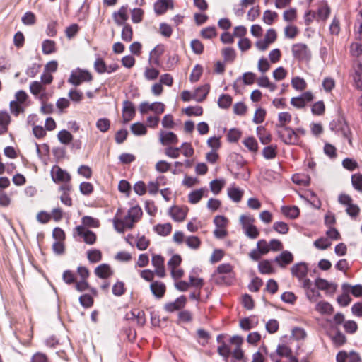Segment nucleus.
<instances>
[{"label":"nucleus","mask_w":362,"mask_h":362,"mask_svg":"<svg viewBox=\"0 0 362 362\" xmlns=\"http://www.w3.org/2000/svg\"><path fill=\"white\" fill-rule=\"evenodd\" d=\"M142 216V210L139 206L131 207L124 219L114 218L113 225L115 229L119 233H123L125 228L131 229L134 223L137 222Z\"/></svg>","instance_id":"nucleus-1"},{"label":"nucleus","mask_w":362,"mask_h":362,"mask_svg":"<svg viewBox=\"0 0 362 362\" xmlns=\"http://www.w3.org/2000/svg\"><path fill=\"white\" fill-rule=\"evenodd\" d=\"M180 264L181 257L179 255H173L167 263L171 276L175 280V286L179 291H181V269L179 268Z\"/></svg>","instance_id":"nucleus-2"},{"label":"nucleus","mask_w":362,"mask_h":362,"mask_svg":"<svg viewBox=\"0 0 362 362\" xmlns=\"http://www.w3.org/2000/svg\"><path fill=\"white\" fill-rule=\"evenodd\" d=\"M210 86L205 84L197 88L193 93L189 90H182V101L194 100L198 103L202 102L208 95Z\"/></svg>","instance_id":"nucleus-3"},{"label":"nucleus","mask_w":362,"mask_h":362,"mask_svg":"<svg viewBox=\"0 0 362 362\" xmlns=\"http://www.w3.org/2000/svg\"><path fill=\"white\" fill-rule=\"evenodd\" d=\"M279 139L286 145H298L300 138L290 127L276 130Z\"/></svg>","instance_id":"nucleus-4"},{"label":"nucleus","mask_w":362,"mask_h":362,"mask_svg":"<svg viewBox=\"0 0 362 362\" xmlns=\"http://www.w3.org/2000/svg\"><path fill=\"white\" fill-rule=\"evenodd\" d=\"M293 57L299 62H308L311 59V52L304 43H296L292 45Z\"/></svg>","instance_id":"nucleus-5"},{"label":"nucleus","mask_w":362,"mask_h":362,"mask_svg":"<svg viewBox=\"0 0 362 362\" xmlns=\"http://www.w3.org/2000/svg\"><path fill=\"white\" fill-rule=\"evenodd\" d=\"M93 77L90 73L86 70L76 69L72 71L68 82L75 86H79L82 82L90 81Z\"/></svg>","instance_id":"nucleus-6"},{"label":"nucleus","mask_w":362,"mask_h":362,"mask_svg":"<svg viewBox=\"0 0 362 362\" xmlns=\"http://www.w3.org/2000/svg\"><path fill=\"white\" fill-rule=\"evenodd\" d=\"M77 272L81 277V280L78 281L76 284V291L78 292H86L90 290L93 294H95L96 291L92 288L90 289L89 285L86 281V279L89 276V272L88 269L85 267L80 266L77 268Z\"/></svg>","instance_id":"nucleus-7"},{"label":"nucleus","mask_w":362,"mask_h":362,"mask_svg":"<svg viewBox=\"0 0 362 362\" xmlns=\"http://www.w3.org/2000/svg\"><path fill=\"white\" fill-rule=\"evenodd\" d=\"M232 270L233 267L228 263L220 264L217 267V272L222 274V276L219 277V282L226 285H230L234 280V275Z\"/></svg>","instance_id":"nucleus-8"},{"label":"nucleus","mask_w":362,"mask_h":362,"mask_svg":"<svg viewBox=\"0 0 362 362\" xmlns=\"http://www.w3.org/2000/svg\"><path fill=\"white\" fill-rule=\"evenodd\" d=\"M329 126L332 129H337L339 131L343 136L348 140L349 144L352 145L351 132L344 118H339L337 122L334 120L329 124Z\"/></svg>","instance_id":"nucleus-9"},{"label":"nucleus","mask_w":362,"mask_h":362,"mask_svg":"<svg viewBox=\"0 0 362 362\" xmlns=\"http://www.w3.org/2000/svg\"><path fill=\"white\" fill-rule=\"evenodd\" d=\"M77 234L83 238L88 245H93L96 241V235L91 230H86L83 226H78L75 228L74 235Z\"/></svg>","instance_id":"nucleus-10"},{"label":"nucleus","mask_w":362,"mask_h":362,"mask_svg":"<svg viewBox=\"0 0 362 362\" xmlns=\"http://www.w3.org/2000/svg\"><path fill=\"white\" fill-rule=\"evenodd\" d=\"M51 175L54 182H69L71 180L70 175L57 165L52 168Z\"/></svg>","instance_id":"nucleus-11"},{"label":"nucleus","mask_w":362,"mask_h":362,"mask_svg":"<svg viewBox=\"0 0 362 362\" xmlns=\"http://www.w3.org/2000/svg\"><path fill=\"white\" fill-rule=\"evenodd\" d=\"M136 113L134 104L129 100H124L122 107V122L126 124L132 120Z\"/></svg>","instance_id":"nucleus-12"},{"label":"nucleus","mask_w":362,"mask_h":362,"mask_svg":"<svg viewBox=\"0 0 362 362\" xmlns=\"http://www.w3.org/2000/svg\"><path fill=\"white\" fill-rule=\"evenodd\" d=\"M151 263L155 267L154 272L159 277L165 276L164 258L160 255H153L152 256Z\"/></svg>","instance_id":"nucleus-13"},{"label":"nucleus","mask_w":362,"mask_h":362,"mask_svg":"<svg viewBox=\"0 0 362 362\" xmlns=\"http://www.w3.org/2000/svg\"><path fill=\"white\" fill-rule=\"evenodd\" d=\"M159 141L163 146H170L178 142V138L175 134L172 132L160 131Z\"/></svg>","instance_id":"nucleus-14"},{"label":"nucleus","mask_w":362,"mask_h":362,"mask_svg":"<svg viewBox=\"0 0 362 362\" xmlns=\"http://www.w3.org/2000/svg\"><path fill=\"white\" fill-rule=\"evenodd\" d=\"M274 261L281 268H285L287 265L290 264L293 261V254L288 251L284 250L277 255Z\"/></svg>","instance_id":"nucleus-15"},{"label":"nucleus","mask_w":362,"mask_h":362,"mask_svg":"<svg viewBox=\"0 0 362 362\" xmlns=\"http://www.w3.org/2000/svg\"><path fill=\"white\" fill-rule=\"evenodd\" d=\"M314 287L315 291L317 290L329 291L331 293L337 291V285L332 283H329L327 280L321 278H317L315 280Z\"/></svg>","instance_id":"nucleus-16"},{"label":"nucleus","mask_w":362,"mask_h":362,"mask_svg":"<svg viewBox=\"0 0 362 362\" xmlns=\"http://www.w3.org/2000/svg\"><path fill=\"white\" fill-rule=\"evenodd\" d=\"M293 276L297 277L299 281L303 280L308 274V267L305 262L295 264L291 268Z\"/></svg>","instance_id":"nucleus-17"},{"label":"nucleus","mask_w":362,"mask_h":362,"mask_svg":"<svg viewBox=\"0 0 362 362\" xmlns=\"http://www.w3.org/2000/svg\"><path fill=\"white\" fill-rule=\"evenodd\" d=\"M113 19L117 25H122L127 23L129 16L127 14V6H122L117 12L112 14Z\"/></svg>","instance_id":"nucleus-18"},{"label":"nucleus","mask_w":362,"mask_h":362,"mask_svg":"<svg viewBox=\"0 0 362 362\" xmlns=\"http://www.w3.org/2000/svg\"><path fill=\"white\" fill-rule=\"evenodd\" d=\"M95 274L100 279H107L113 274V271L109 264H102L95 269Z\"/></svg>","instance_id":"nucleus-19"},{"label":"nucleus","mask_w":362,"mask_h":362,"mask_svg":"<svg viewBox=\"0 0 362 362\" xmlns=\"http://www.w3.org/2000/svg\"><path fill=\"white\" fill-rule=\"evenodd\" d=\"M173 6V0H158L154 4V11L156 14L161 15Z\"/></svg>","instance_id":"nucleus-20"},{"label":"nucleus","mask_w":362,"mask_h":362,"mask_svg":"<svg viewBox=\"0 0 362 362\" xmlns=\"http://www.w3.org/2000/svg\"><path fill=\"white\" fill-rule=\"evenodd\" d=\"M292 116L288 112H282L278 115V122L275 124L276 130L288 127L287 124L291 121Z\"/></svg>","instance_id":"nucleus-21"},{"label":"nucleus","mask_w":362,"mask_h":362,"mask_svg":"<svg viewBox=\"0 0 362 362\" xmlns=\"http://www.w3.org/2000/svg\"><path fill=\"white\" fill-rule=\"evenodd\" d=\"M281 211L285 216L291 219H296L300 214V210L296 206H282Z\"/></svg>","instance_id":"nucleus-22"},{"label":"nucleus","mask_w":362,"mask_h":362,"mask_svg":"<svg viewBox=\"0 0 362 362\" xmlns=\"http://www.w3.org/2000/svg\"><path fill=\"white\" fill-rule=\"evenodd\" d=\"M203 285V279L195 277L193 275L189 276V282L182 281V292L187 291L189 286H193L195 288H201Z\"/></svg>","instance_id":"nucleus-23"},{"label":"nucleus","mask_w":362,"mask_h":362,"mask_svg":"<svg viewBox=\"0 0 362 362\" xmlns=\"http://www.w3.org/2000/svg\"><path fill=\"white\" fill-rule=\"evenodd\" d=\"M341 294H362V285L351 286L348 283H344L341 286Z\"/></svg>","instance_id":"nucleus-24"},{"label":"nucleus","mask_w":362,"mask_h":362,"mask_svg":"<svg viewBox=\"0 0 362 362\" xmlns=\"http://www.w3.org/2000/svg\"><path fill=\"white\" fill-rule=\"evenodd\" d=\"M208 192L206 187H202L199 189L192 191L189 194L188 199L191 204H197L204 196V192Z\"/></svg>","instance_id":"nucleus-25"},{"label":"nucleus","mask_w":362,"mask_h":362,"mask_svg":"<svg viewBox=\"0 0 362 362\" xmlns=\"http://www.w3.org/2000/svg\"><path fill=\"white\" fill-rule=\"evenodd\" d=\"M11 122V117L6 111L0 112V134L6 133L8 125Z\"/></svg>","instance_id":"nucleus-26"},{"label":"nucleus","mask_w":362,"mask_h":362,"mask_svg":"<svg viewBox=\"0 0 362 362\" xmlns=\"http://www.w3.org/2000/svg\"><path fill=\"white\" fill-rule=\"evenodd\" d=\"M56 42L51 40H45L42 42V51L44 54H51L56 52Z\"/></svg>","instance_id":"nucleus-27"},{"label":"nucleus","mask_w":362,"mask_h":362,"mask_svg":"<svg viewBox=\"0 0 362 362\" xmlns=\"http://www.w3.org/2000/svg\"><path fill=\"white\" fill-rule=\"evenodd\" d=\"M258 269L260 273L264 274H270L274 272V269L271 264V262L267 259H264L259 262Z\"/></svg>","instance_id":"nucleus-28"},{"label":"nucleus","mask_w":362,"mask_h":362,"mask_svg":"<svg viewBox=\"0 0 362 362\" xmlns=\"http://www.w3.org/2000/svg\"><path fill=\"white\" fill-rule=\"evenodd\" d=\"M172 230V226L169 223L157 224L153 227V230L159 235L166 236Z\"/></svg>","instance_id":"nucleus-29"},{"label":"nucleus","mask_w":362,"mask_h":362,"mask_svg":"<svg viewBox=\"0 0 362 362\" xmlns=\"http://www.w3.org/2000/svg\"><path fill=\"white\" fill-rule=\"evenodd\" d=\"M233 102V98L230 95L221 94L218 100V105L221 109H228Z\"/></svg>","instance_id":"nucleus-30"},{"label":"nucleus","mask_w":362,"mask_h":362,"mask_svg":"<svg viewBox=\"0 0 362 362\" xmlns=\"http://www.w3.org/2000/svg\"><path fill=\"white\" fill-rule=\"evenodd\" d=\"M228 195L234 202H240L242 199L243 192L237 187L228 188Z\"/></svg>","instance_id":"nucleus-31"},{"label":"nucleus","mask_w":362,"mask_h":362,"mask_svg":"<svg viewBox=\"0 0 362 362\" xmlns=\"http://www.w3.org/2000/svg\"><path fill=\"white\" fill-rule=\"evenodd\" d=\"M331 339L337 348L341 346L346 342V336L340 330H337L335 335L331 337Z\"/></svg>","instance_id":"nucleus-32"},{"label":"nucleus","mask_w":362,"mask_h":362,"mask_svg":"<svg viewBox=\"0 0 362 362\" xmlns=\"http://www.w3.org/2000/svg\"><path fill=\"white\" fill-rule=\"evenodd\" d=\"M123 26L121 33L122 39L125 42H130L133 37V30L132 26L128 23L122 25Z\"/></svg>","instance_id":"nucleus-33"},{"label":"nucleus","mask_w":362,"mask_h":362,"mask_svg":"<svg viewBox=\"0 0 362 362\" xmlns=\"http://www.w3.org/2000/svg\"><path fill=\"white\" fill-rule=\"evenodd\" d=\"M198 342L202 346H205L211 338V334L209 332L204 329H199L197 331Z\"/></svg>","instance_id":"nucleus-34"},{"label":"nucleus","mask_w":362,"mask_h":362,"mask_svg":"<svg viewBox=\"0 0 362 362\" xmlns=\"http://www.w3.org/2000/svg\"><path fill=\"white\" fill-rule=\"evenodd\" d=\"M131 315L139 326L142 327L145 324L146 317L144 311L134 310L131 311Z\"/></svg>","instance_id":"nucleus-35"},{"label":"nucleus","mask_w":362,"mask_h":362,"mask_svg":"<svg viewBox=\"0 0 362 362\" xmlns=\"http://www.w3.org/2000/svg\"><path fill=\"white\" fill-rule=\"evenodd\" d=\"M95 126L97 129L105 133L107 132L110 127V120L108 118H100L96 121Z\"/></svg>","instance_id":"nucleus-36"},{"label":"nucleus","mask_w":362,"mask_h":362,"mask_svg":"<svg viewBox=\"0 0 362 362\" xmlns=\"http://www.w3.org/2000/svg\"><path fill=\"white\" fill-rule=\"evenodd\" d=\"M87 258L91 263H96L101 260L102 253L99 250L92 249L87 252Z\"/></svg>","instance_id":"nucleus-37"},{"label":"nucleus","mask_w":362,"mask_h":362,"mask_svg":"<svg viewBox=\"0 0 362 362\" xmlns=\"http://www.w3.org/2000/svg\"><path fill=\"white\" fill-rule=\"evenodd\" d=\"M182 112H185L187 116H200L203 114V109L201 106H189L182 109Z\"/></svg>","instance_id":"nucleus-38"},{"label":"nucleus","mask_w":362,"mask_h":362,"mask_svg":"<svg viewBox=\"0 0 362 362\" xmlns=\"http://www.w3.org/2000/svg\"><path fill=\"white\" fill-rule=\"evenodd\" d=\"M131 132L135 136H142L146 133V126L141 122H136L131 126Z\"/></svg>","instance_id":"nucleus-39"},{"label":"nucleus","mask_w":362,"mask_h":362,"mask_svg":"<svg viewBox=\"0 0 362 362\" xmlns=\"http://www.w3.org/2000/svg\"><path fill=\"white\" fill-rule=\"evenodd\" d=\"M224 185L225 182L223 180H214L210 182V189L214 194H218Z\"/></svg>","instance_id":"nucleus-40"},{"label":"nucleus","mask_w":362,"mask_h":362,"mask_svg":"<svg viewBox=\"0 0 362 362\" xmlns=\"http://www.w3.org/2000/svg\"><path fill=\"white\" fill-rule=\"evenodd\" d=\"M272 228L276 232L282 235L287 234L289 230L288 224L284 221L274 222Z\"/></svg>","instance_id":"nucleus-41"},{"label":"nucleus","mask_w":362,"mask_h":362,"mask_svg":"<svg viewBox=\"0 0 362 362\" xmlns=\"http://www.w3.org/2000/svg\"><path fill=\"white\" fill-rule=\"evenodd\" d=\"M185 244L192 250H197L201 245L200 239L197 236H189L185 240Z\"/></svg>","instance_id":"nucleus-42"},{"label":"nucleus","mask_w":362,"mask_h":362,"mask_svg":"<svg viewBox=\"0 0 362 362\" xmlns=\"http://www.w3.org/2000/svg\"><path fill=\"white\" fill-rule=\"evenodd\" d=\"M152 294H164L165 292V286L161 281H154L150 286Z\"/></svg>","instance_id":"nucleus-43"},{"label":"nucleus","mask_w":362,"mask_h":362,"mask_svg":"<svg viewBox=\"0 0 362 362\" xmlns=\"http://www.w3.org/2000/svg\"><path fill=\"white\" fill-rule=\"evenodd\" d=\"M29 88L30 93L36 97L38 96L42 91L45 90V88L42 83L37 81H33L30 84Z\"/></svg>","instance_id":"nucleus-44"},{"label":"nucleus","mask_w":362,"mask_h":362,"mask_svg":"<svg viewBox=\"0 0 362 362\" xmlns=\"http://www.w3.org/2000/svg\"><path fill=\"white\" fill-rule=\"evenodd\" d=\"M57 137L59 141L64 144H69L73 139L71 134L65 129L60 131L57 134Z\"/></svg>","instance_id":"nucleus-45"},{"label":"nucleus","mask_w":362,"mask_h":362,"mask_svg":"<svg viewBox=\"0 0 362 362\" xmlns=\"http://www.w3.org/2000/svg\"><path fill=\"white\" fill-rule=\"evenodd\" d=\"M314 246L320 250H326L329 247L332 245V243L327 238L321 237L317 239L314 243Z\"/></svg>","instance_id":"nucleus-46"},{"label":"nucleus","mask_w":362,"mask_h":362,"mask_svg":"<svg viewBox=\"0 0 362 362\" xmlns=\"http://www.w3.org/2000/svg\"><path fill=\"white\" fill-rule=\"evenodd\" d=\"M222 55L225 62H233L236 57L235 51L232 47L224 48L222 50Z\"/></svg>","instance_id":"nucleus-47"},{"label":"nucleus","mask_w":362,"mask_h":362,"mask_svg":"<svg viewBox=\"0 0 362 362\" xmlns=\"http://www.w3.org/2000/svg\"><path fill=\"white\" fill-rule=\"evenodd\" d=\"M241 134L242 132L238 129H230L227 134V139L230 143H235L240 139Z\"/></svg>","instance_id":"nucleus-48"},{"label":"nucleus","mask_w":362,"mask_h":362,"mask_svg":"<svg viewBox=\"0 0 362 362\" xmlns=\"http://www.w3.org/2000/svg\"><path fill=\"white\" fill-rule=\"evenodd\" d=\"M181 308V296L177 297L174 302L168 303L165 305L167 312L173 313L179 310Z\"/></svg>","instance_id":"nucleus-49"},{"label":"nucleus","mask_w":362,"mask_h":362,"mask_svg":"<svg viewBox=\"0 0 362 362\" xmlns=\"http://www.w3.org/2000/svg\"><path fill=\"white\" fill-rule=\"evenodd\" d=\"M257 84L260 87L269 88L271 91H274L276 89V85L270 83L269 78L266 76L259 78Z\"/></svg>","instance_id":"nucleus-50"},{"label":"nucleus","mask_w":362,"mask_h":362,"mask_svg":"<svg viewBox=\"0 0 362 362\" xmlns=\"http://www.w3.org/2000/svg\"><path fill=\"white\" fill-rule=\"evenodd\" d=\"M216 30L214 26L206 27L201 31V36L204 39H211L216 37Z\"/></svg>","instance_id":"nucleus-51"},{"label":"nucleus","mask_w":362,"mask_h":362,"mask_svg":"<svg viewBox=\"0 0 362 362\" xmlns=\"http://www.w3.org/2000/svg\"><path fill=\"white\" fill-rule=\"evenodd\" d=\"M64 281L67 284H75L78 282L76 279V275L74 272L66 270L62 276Z\"/></svg>","instance_id":"nucleus-52"},{"label":"nucleus","mask_w":362,"mask_h":362,"mask_svg":"<svg viewBox=\"0 0 362 362\" xmlns=\"http://www.w3.org/2000/svg\"><path fill=\"white\" fill-rule=\"evenodd\" d=\"M243 230L245 234L251 239H255L259 235V232L255 225L248 226Z\"/></svg>","instance_id":"nucleus-53"},{"label":"nucleus","mask_w":362,"mask_h":362,"mask_svg":"<svg viewBox=\"0 0 362 362\" xmlns=\"http://www.w3.org/2000/svg\"><path fill=\"white\" fill-rule=\"evenodd\" d=\"M206 144L207 146L211 148V151H218L221 146L220 137L217 136L209 137Z\"/></svg>","instance_id":"nucleus-54"},{"label":"nucleus","mask_w":362,"mask_h":362,"mask_svg":"<svg viewBox=\"0 0 362 362\" xmlns=\"http://www.w3.org/2000/svg\"><path fill=\"white\" fill-rule=\"evenodd\" d=\"M243 144L252 152H256L258 149V144L257 140L251 136L243 141Z\"/></svg>","instance_id":"nucleus-55"},{"label":"nucleus","mask_w":362,"mask_h":362,"mask_svg":"<svg viewBox=\"0 0 362 362\" xmlns=\"http://www.w3.org/2000/svg\"><path fill=\"white\" fill-rule=\"evenodd\" d=\"M291 85L295 89L298 90L305 89L307 86L305 81L298 76L295 77L291 80Z\"/></svg>","instance_id":"nucleus-56"},{"label":"nucleus","mask_w":362,"mask_h":362,"mask_svg":"<svg viewBox=\"0 0 362 362\" xmlns=\"http://www.w3.org/2000/svg\"><path fill=\"white\" fill-rule=\"evenodd\" d=\"M266 116V110L263 108H258L253 117L252 121L254 123L258 124L264 122Z\"/></svg>","instance_id":"nucleus-57"},{"label":"nucleus","mask_w":362,"mask_h":362,"mask_svg":"<svg viewBox=\"0 0 362 362\" xmlns=\"http://www.w3.org/2000/svg\"><path fill=\"white\" fill-rule=\"evenodd\" d=\"M276 146H268L263 148L262 155L266 159H272L276 156Z\"/></svg>","instance_id":"nucleus-58"},{"label":"nucleus","mask_w":362,"mask_h":362,"mask_svg":"<svg viewBox=\"0 0 362 362\" xmlns=\"http://www.w3.org/2000/svg\"><path fill=\"white\" fill-rule=\"evenodd\" d=\"M277 16V13L270 10H266L263 14V21L267 25H272Z\"/></svg>","instance_id":"nucleus-59"},{"label":"nucleus","mask_w":362,"mask_h":362,"mask_svg":"<svg viewBox=\"0 0 362 362\" xmlns=\"http://www.w3.org/2000/svg\"><path fill=\"white\" fill-rule=\"evenodd\" d=\"M353 187L358 191L362 192V174L357 173L351 176Z\"/></svg>","instance_id":"nucleus-60"},{"label":"nucleus","mask_w":362,"mask_h":362,"mask_svg":"<svg viewBox=\"0 0 362 362\" xmlns=\"http://www.w3.org/2000/svg\"><path fill=\"white\" fill-rule=\"evenodd\" d=\"M95 70L100 74H104L107 71V65L101 58H97L94 62Z\"/></svg>","instance_id":"nucleus-61"},{"label":"nucleus","mask_w":362,"mask_h":362,"mask_svg":"<svg viewBox=\"0 0 362 362\" xmlns=\"http://www.w3.org/2000/svg\"><path fill=\"white\" fill-rule=\"evenodd\" d=\"M22 23L26 25H31L35 23V16L31 11H27L22 16L21 18Z\"/></svg>","instance_id":"nucleus-62"},{"label":"nucleus","mask_w":362,"mask_h":362,"mask_svg":"<svg viewBox=\"0 0 362 362\" xmlns=\"http://www.w3.org/2000/svg\"><path fill=\"white\" fill-rule=\"evenodd\" d=\"M262 284V280L258 277H255L248 284V288L251 292H257Z\"/></svg>","instance_id":"nucleus-63"},{"label":"nucleus","mask_w":362,"mask_h":362,"mask_svg":"<svg viewBox=\"0 0 362 362\" xmlns=\"http://www.w3.org/2000/svg\"><path fill=\"white\" fill-rule=\"evenodd\" d=\"M325 107L322 101H317L313 104L311 108L312 113L316 115H321L325 112Z\"/></svg>","instance_id":"nucleus-64"}]
</instances>
